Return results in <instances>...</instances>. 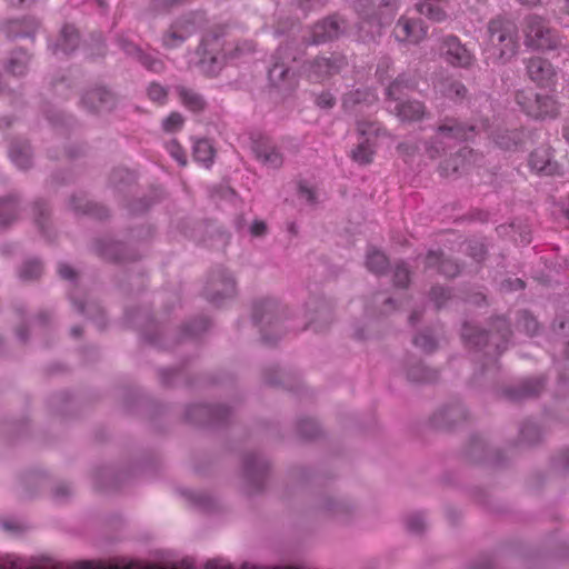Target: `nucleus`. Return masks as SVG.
Returning <instances> with one entry per match:
<instances>
[{"mask_svg": "<svg viewBox=\"0 0 569 569\" xmlns=\"http://www.w3.org/2000/svg\"><path fill=\"white\" fill-rule=\"evenodd\" d=\"M0 569H194L193 566L187 561L174 563L170 567H161L158 565H143L140 562L130 561L128 563H102L94 561H80L76 562L69 568L62 563L54 562L46 559L37 562H31L27 559L19 558L13 555L0 557Z\"/></svg>", "mask_w": 569, "mask_h": 569, "instance_id": "f257e3e1", "label": "nucleus"}, {"mask_svg": "<svg viewBox=\"0 0 569 569\" xmlns=\"http://www.w3.org/2000/svg\"><path fill=\"white\" fill-rule=\"evenodd\" d=\"M396 0H359L358 10L363 18L361 29L369 27L371 36L380 32L383 24L390 23L396 13Z\"/></svg>", "mask_w": 569, "mask_h": 569, "instance_id": "f03ea898", "label": "nucleus"}, {"mask_svg": "<svg viewBox=\"0 0 569 569\" xmlns=\"http://www.w3.org/2000/svg\"><path fill=\"white\" fill-rule=\"evenodd\" d=\"M357 131L362 140L351 150L350 157L358 164L366 166L373 161L375 139L380 134L381 128L377 122L359 121Z\"/></svg>", "mask_w": 569, "mask_h": 569, "instance_id": "7ed1b4c3", "label": "nucleus"}, {"mask_svg": "<svg viewBox=\"0 0 569 569\" xmlns=\"http://www.w3.org/2000/svg\"><path fill=\"white\" fill-rule=\"evenodd\" d=\"M347 64L346 58L332 53L330 57H319L305 67L308 79L312 82H322L329 77L340 72Z\"/></svg>", "mask_w": 569, "mask_h": 569, "instance_id": "20e7f679", "label": "nucleus"}, {"mask_svg": "<svg viewBox=\"0 0 569 569\" xmlns=\"http://www.w3.org/2000/svg\"><path fill=\"white\" fill-rule=\"evenodd\" d=\"M395 36L401 42L417 44L427 37V28L420 19L401 17L395 28Z\"/></svg>", "mask_w": 569, "mask_h": 569, "instance_id": "39448f33", "label": "nucleus"}, {"mask_svg": "<svg viewBox=\"0 0 569 569\" xmlns=\"http://www.w3.org/2000/svg\"><path fill=\"white\" fill-rule=\"evenodd\" d=\"M217 36L208 34L201 44L202 57L200 59L199 66L202 72L208 76H216L222 68L224 54H211L209 49L212 47V42L217 41Z\"/></svg>", "mask_w": 569, "mask_h": 569, "instance_id": "423d86ee", "label": "nucleus"}, {"mask_svg": "<svg viewBox=\"0 0 569 569\" xmlns=\"http://www.w3.org/2000/svg\"><path fill=\"white\" fill-rule=\"evenodd\" d=\"M252 150L259 161L270 168H279L282 164V156L267 138H260L252 143Z\"/></svg>", "mask_w": 569, "mask_h": 569, "instance_id": "0eeeda50", "label": "nucleus"}, {"mask_svg": "<svg viewBox=\"0 0 569 569\" xmlns=\"http://www.w3.org/2000/svg\"><path fill=\"white\" fill-rule=\"evenodd\" d=\"M340 33V23L336 17L323 19L311 30L309 43L319 44L336 39Z\"/></svg>", "mask_w": 569, "mask_h": 569, "instance_id": "6e6552de", "label": "nucleus"}, {"mask_svg": "<svg viewBox=\"0 0 569 569\" xmlns=\"http://www.w3.org/2000/svg\"><path fill=\"white\" fill-rule=\"evenodd\" d=\"M462 417V409L459 401L443 405L435 415L433 423L441 429H451Z\"/></svg>", "mask_w": 569, "mask_h": 569, "instance_id": "1a4fd4ad", "label": "nucleus"}, {"mask_svg": "<svg viewBox=\"0 0 569 569\" xmlns=\"http://www.w3.org/2000/svg\"><path fill=\"white\" fill-rule=\"evenodd\" d=\"M82 102L91 111L108 110L113 106V97L106 89L97 88L87 92Z\"/></svg>", "mask_w": 569, "mask_h": 569, "instance_id": "9d476101", "label": "nucleus"}, {"mask_svg": "<svg viewBox=\"0 0 569 569\" xmlns=\"http://www.w3.org/2000/svg\"><path fill=\"white\" fill-rule=\"evenodd\" d=\"M462 128L457 120L448 119L439 126L436 141L440 144L456 146L460 142Z\"/></svg>", "mask_w": 569, "mask_h": 569, "instance_id": "9b49d317", "label": "nucleus"}, {"mask_svg": "<svg viewBox=\"0 0 569 569\" xmlns=\"http://www.w3.org/2000/svg\"><path fill=\"white\" fill-rule=\"evenodd\" d=\"M440 56L447 63L459 67L462 59V46L459 38L455 36L446 37L440 46Z\"/></svg>", "mask_w": 569, "mask_h": 569, "instance_id": "f8f14e48", "label": "nucleus"}, {"mask_svg": "<svg viewBox=\"0 0 569 569\" xmlns=\"http://www.w3.org/2000/svg\"><path fill=\"white\" fill-rule=\"evenodd\" d=\"M417 11L435 22H442L447 19L448 1L428 2L420 1L416 4Z\"/></svg>", "mask_w": 569, "mask_h": 569, "instance_id": "ddd939ff", "label": "nucleus"}, {"mask_svg": "<svg viewBox=\"0 0 569 569\" xmlns=\"http://www.w3.org/2000/svg\"><path fill=\"white\" fill-rule=\"evenodd\" d=\"M122 49L128 54H137L138 60L148 70H150L152 72H157V73L163 71L164 64H163V62L160 59H157V58L152 57L151 54H147V53L141 52V50L138 49L134 44L123 42Z\"/></svg>", "mask_w": 569, "mask_h": 569, "instance_id": "4468645a", "label": "nucleus"}, {"mask_svg": "<svg viewBox=\"0 0 569 569\" xmlns=\"http://www.w3.org/2000/svg\"><path fill=\"white\" fill-rule=\"evenodd\" d=\"M397 116L402 121H417L425 114V107L419 101H406L395 107Z\"/></svg>", "mask_w": 569, "mask_h": 569, "instance_id": "2eb2a0df", "label": "nucleus"}, {"mask_svg": "<svg viewBox=\"0 0 569 569\" xmlns=\"http://www.w3.org/2000/svg\"><path fill=\"white\" fill-rule=\"evenodd\" d=\"M269 79L276 87H291L293 83V73L283 62H274L269 70Z\"/></svg>", "mask_w": 569, "mask_h": 569, "instance_id": "dca6fc26", "label": "nucleus"}, {"mask_svg": "<svg viewBox=\"0 0 569 569\" xmlns=\"http://www.w3.org/2000/svg\"><path fill=\"white\" fill-rule=\"evenodd\" d=\"M426 266L428 268L438 267L439 271L447 277H451L458 273L459 268L450 260H445L440 252L430 251L426 257Z\"/></svg>", "mask_w": 569, "mask_h": 569, "instance_id": "f3484780", "label": "nucleus"}, {"mask_svg": "<svg viewBox=\"0 0 569 569\" xmlns=\"http://www.w3.org/2000/svg\"><path fill=\"white\" fill-rule=\"evenodd\" d=\"M377 101V96L370 90H356L343 98V108L349 110L358 104H371Z\"/></svg>", "mask_w": 569, "mask_h": 569, "instance_id": "a211bd4d", "label": "nucleus"}, {"mask_svg": "<svg viewBox=\"0 0 569 569\" xmlns=\"http://www.w3.org/2000/svg\"><path fill=\"white\" fill-rule=\"evenodd\" d=\"M79 43V34L74 27L64 26L61 30V36L56 50H61L64 53L73 51Z\"/></svg>", "mask_w": 569, "mask_h": 569, "instance_id": "6ab92c4d", "label": "nucleus"}, {"mask_svg": "<svg viewBox=\"0 0 569 569\" xmlns=\"http://www.w3.org/2000/svg\"><path fill=\"white\" fill-rule=\"evenodd\" d=\"M213 148L209 140L200 139L196 141L193 146V159L200 163H203L207 168L212 163L213 160Z\"/></svg>", "mask_w": 569, "mask_h": 569, "instance_id": "aec40b11", "label": "nucleus"}, {"mask_svg": "<svg viewBox=\"0 0 569 569\" xmlns=\"http://www.w3.org/2000/svg\"><path fill=\"white\" fill-rule=\"evenodd\" d=\"M210 286H212L214 288L218 286H221L222 291H223V297H231L236 293V283L231 277H222L219 280H212ZM207 296H208L209 300H211L212 302H217V303L222 298V295H220L219 291L213 292V293L207 292Z\"/></svg>", "mask_w": 569, "mask_h": 569, "instance_id": "412c9836", "label": "nucleus"}, {"mask_svg": "<svg viewBox=\"0 0 569 569\" xmlns=\"http://www.w3.org/2000/svg\"><path fill=\"white\" fill-rule=\"evenodd\" d=\"M179 97L181 99L182 104L191 111L197 112L204 108L206 103L202 97L190 89L180 88Z\"/></svg>", "mask_w": 569, "mask_h": 569, "instance_id": "4be33fe9", "label": "nucleus"}, {"mask_svg": "<svg viewBox=\"0 0 569 569\" xmlns=\"http://www.w3.org/2000/svg\"><path fill=\"white\" fill-rule=\"evenodd\" d=\"M366 264L369 271L376 274H380L387 269L388 259L382 252L378 250H371L367 254Z\"/></svg>", "mask_w": 569, "mask_h": 569, "instance_id": "5701e85b", "label": "nucleus"}, {"mask_svg": "<svg viewBox=\"0 0 569 569\" xmlns=\"http://www.w3.org/2000/svg\"><path fill=\"white\" fill-rule=\"evenodd\" d=\"M17 217V202L13 199L0 201V227L11 223Z\"/></svg>", "mask_w": 569, "mask_h": 569, "instance_id": "b1692460", "label": "nucleus"}, {"mask_svg": "<svg viewBox=\"0 0 569 569\" xmlns=\"http://www.w3.org/2000/svg\"><path fill=\"white\" fill-rule=\"evenodd\" d=\"M10 158L18 168L27 169L31 163L29 147H12L10 149Z\"/></svg>", "mask_w": 569, "mask_h": 569, "instance_id": "393cba45", "label": "nucleus"}, {"mask_svg": "<svg viewBox=\"0 0 569 569\" xmlns=\"http://www.w3.org/2000/svg\"><path fill=\"white\" fill-rule=\"evenodd\" d=\"M413 83L405 77L397 78L387 89V96L389 99L399 100L403 90H412Z\"/></svg>", "mask_w": 569, "mask_h": 569, "instance_id": "a878e982", "label": "nucleus"}, {"mask_svg": "<svg viewBox=\"0 0 569 569\" xmlns=\"http://www.w3.org/2000/svg\"><path fill=\"white\" fill-rule=\"evenodd\" d=\"M184 124V118L179 112H171L162 121V130L167 133H174L182 129Z\"/></svg>", "mask_w": 569, "mask_h": 569, "instance_id": "bb28decb", "label": "nucleus"}, {"mask_svg": "<svg viewBox=\"0 0 569 569\" xmlns=\"http://www.w3.org/2000/svg\"><path fill=\"white\" fill-rule=\"evenodd\" d=\"M42 271V266L39 261L31 260L23 264V267L20 270V277L23 280H32L37 279Z\"/></svg>", "mask_w": 569, "mask_h": 569, "instance_id": "cd10ccee", "label": "nucleus"}, {"mask_svg": "<svg viewBox=\"0 0 569 569\" xmlns=\"http://www.w3.org/2000/svg\"><path fill=\"white\" fill-rule=\"evenodd\" d=\"M28 61H29V57H28L27 52H19V53H17V56L14 58H12L10 60L9 70L13 74H18V76L23 74L27 69Z\"/></svg>", "mask_w": 569, "mask_h": 569, "instance_id": "c85d7f7f", "label": "nucleus"}, {"mask_svg": "<svg viewBox=\"0 0 569 569\" xmlns=\"http://www.w3.org/2000/svg\"><path fill=\"white\" fill-rule=\"evenodd\" d=\"M189 36V33L178 32L174 28H171L162 38L163 46L167 48H176L180 46Z\"/></svg>", "mask_w": 569, "mask_h": 569, "instance_id": "c756f323", "label": "nucleus"}, {"mask_svg": "<svg viewBox=\"0 0 569 569\" xmlns=\"http://www.w3.org/2000/svg\"><path fill=\"white\" fill-rule=\"evenodd\" d=\"M167 151L170 156L180 164H187V156L183 148L178 143L177 140H171L166 144Z\"/></svg>", "mask_w": 569, "mask_h": 569, "instance_id": "7c9ffc66", "label": "nucleus"}, {"mask_svg": "<svg viewBox=\"0 0 569 569\" xmlns=\"http://www.w3.org/2000/svg\"><path fill=\"white\" fill-rule=\"evenodd\" d=\"M274 309V302L271 300H263L254 305L253 319L256 322H262L264 319V312L271 313Z\"/></svg>", "mask_w": 569, "mask_h": 569, "instance_id": "2f4dec72", "label": "nucleus"}, {"mask_svg": "<svg viewBox=\"0 0 569 569\" xmlns=\"http://www.w3.org/2000/svg\"><path fill=\"white\" fill-rule=\"evenodd\" d=\"M410 281L408 268L401 263L397 264L393 271V282L397 287L406 288Z\"/></svg>", "mask_w": 569, "mask_h": 569, "instance_id": "473e14b6", "label": "nucleus"}, {"mask_svg": "<svg viewBox=\"0 0 569 569\" xmlns=\"http://www.w3.org/2000/svg\"><path fill=\"white\" fill-rule=\"evenodd\" d=\"M413 343L425 352H431L437 347L436 340L429 333L418 335L415 338Z\"/></svg>", "mask_w": 569, "mask_h": 569, "instance_id": "72a5a7b5", "label": "nucleus"}, {"mask_svg": "<svg viewBox=\"0 0 569 569\" xmlns=\"http://www.w3.org/2000/svg\"><path fill=\"white\" fill-rule=\"evenodd\" d=\"M167 96V90L158 83H151L148 88V97L150 100L159 104H163L166 102Z\"/></svg>", "mask_w": 569, "mask_h": 569, "instance_id": "f704fd0d", "label": "nucleus"}, {"mask_svg": "<svg viewBox=\"0 0 569 569\" xmlns=\"http://www.w3.org/2000/svg\"><path fill=\"white\" fill-rule=\"evenodd\" d=\"M408 376L413 381H431L435 378V372L425 368L411 369Z\"/></svg>", "mask_w": 569, "mask_h": 569, "instance_id": "c9c22d12", "label": "nucleus"}, {"mask_svg": "<svg viewBox=\"0 0 569 569\" xmlns=\"http://www.w3.org/2000/svg\"><path fill=\"white\" fill-rule=\"evenodd\" d=\"M407 527L412 532H421L426 527V521L422 515L416 513L408 518Z\"/></svg>", "mask_w": 569, "mask_h": 569, "instance_id": "e433bc0d", "label": "nucleus"}, {"mask_svg": "<svg viewBox=\"0 0 569 569\" xmlns=\"http://www.w3.org/2000/svg\"><path fill=\"white\" fill-rule=\"evenodd\" d=\"M391 68V60L389 58H383L380 60L377 67V76L379 80H385L388 77V72Z\"/></svg>", "mask_w": 569, "mask_h": 569, "instance_id": "4c0bfd02", "label": "nucleus"}, {"mask_svg": "<svg viewBox=\"0 0 569 569\" xmlns=\"http://www.w3.org/2000/svg\"><path fill=\"white\" fill-rule=\"evenodd\" d=\"M431 296L437 302L438 307H440L442 302L449 298V292L443 288L437 287L431 290Z\"/></svg>", "mask_w": 569, "mask_h": 569, "instance_id": "58836bf2", "label": "nucleus"}, {"mask_svg": "<svg viewBox=\"0 0 569 569\" xmlns=\"http://www.w3.org/2000/svg\"><path fill=\"white\" fill-rule=\"evenodd\" d=\"M317 104L321 108H331L335 104V98L329 92L321 93L317 98Z\"/></svg>", "mask_w": 569, "mask_h": 569, "instance_id": "ea45409f", "label": "nucleus"}, {"mask_svg": "<svg viewBox=\"0 0 569 569\" xmlns=\"http://www.w3.org/2000/svg\"><path fill=\"white\" fill-rule=\"evenodd\" d=\"M58 272L62 279H67V280H71L76 276L74 270L67 264H60L58 268Z\"/></svg>", "mask_w": 569, "mask_h": 569, "instance_id": "a19ab883", "label": "nucleus"}, {"mask_svg": "<svg viewBox=\"0 0 569 569\" xmlns=\"http://www.w3.org/2000/svg\"><path fill=\"white\" fill-rule=\"evenodd\" d=\"M250 230L253 236L259 237L266 232L267 226L263 221L257 220L252 223Z\"/></svg>", "mask_w": 569, "mask_h": 569, "instance_id": "79ce46f5", "label": "nucleus"}, {"mask_svg": "<svg viewBox=\"0 0 569 569\" xmlns=\"http://www.w3.org/2000/svg\"><path fill=\"white\" fill-rule=\"evenodd\" d=\"M299 191H300V194L302 197H305L308 201H310V202L313 201V191L310 188L300 186Z\"/></svg>", "mask_w": 569, "mask_h": 569, "instance_id": "37998d69", "label": "nucleus"}, {"mask_svg": "<svg viewBox=\"0 0 569 569\" xmlns=\"http://www.w3.org/2000/svg\"><path fill=\"white\" fill-rule=\"evenodd\" d=\"M326 0H301L302 6L312 7L315 4H323Z\"/></svg>", "mask_w": 569, "mask_h": 569, "instance_id": "c03bdc74", "label": "nucleus"}, {"mask_svg": "<svg viewBox=\"0 0 569 569\" xmlns=\"http://www.w3.org/2000/svg\"><path fill=\"white\" fill-rule=\"evenodd\" d=\"M71 333H72L74 337H79V336H81L82 330H81L79 327H73V328L71 329Z\"/></svg>", "mask_w": 569, "mask_h": 569, "instance_id": "a18cd8bd", "label": "nucleus"}, {"mask_svg": "<svg viewBox=\"0 0 569 569\" xmlns=\"http://www.w3.org/2000/svg\"><path fill=\"white\" fill-rule=\"evenodd\" d=\"M27 34H28V32H17L16 36H27Z\"/></svg>", "mask_w": 569, "mask_h": 569, "instance_id": "49530a36", "label": "nucleus"}, {"mask_svg": "<svg viewBox=\"0 0 569 569\" xmlns=\"http://www.w3.org/2000/svg\"><path fill=\"white\" fill-rule=\"evenodd\" d=\"M455 93H456L457 96H459V93H460V89H459V88H456V89H455Z\"/></svg>", "mask_w": 569, "mask_h": 569, "instance_id": "de8ad7c7", "label": "nucleus"}, {"mask_svg": "<svg viewBox=\"0 0 569 569\" xmlns=\"http://www.w3.org/2000/svg\"><path fill=\"white\" fill-rule=\"evenodd\" d=\"M415 319H416V313H413V315L410 317V321H412V322H413V321H415Z\"/></svg>", "mask_w": 569, "mask_h": 569, "instance_id": "09e8293b", "label": "nucleus"}, {"mask_svg": "<svg viewBox=\"0 0 569 569\" xmlns=\"http://www.w3.org/2000/svg\"><path fill=\"white\" fill-rule=\"evenodd\" d=\"M242 50H243V49H241V48H239V47H237V48H236V51H242Z\"/></svg>", "mask_w": 569, "mask_h": 569, "instance_id": "8fccbe9b", "label": "nucleus"}]
</instances>
